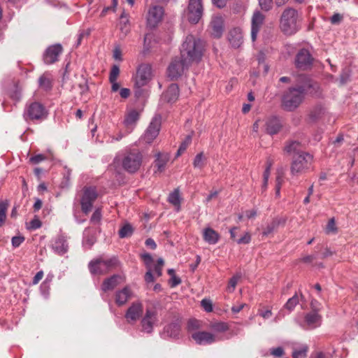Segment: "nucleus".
I'll return each instance as SVG.
<instances>
[{"instance_id": "32", "label": "nucleus", "mask_w": 358, "mask_h": 358, "mask_svg": "<svg viewBox=\"0 0 358 358\" xmlns=\"http://www.w3.org/2000/svg\"><path fill=\"white\" fill-rule=\"evenodd\" d=\"M285 151L289 155H298L301 152H304L302 151V145L296 141L288 142L285 147Z\"/></svg>"}, {"instance_id": "42", "label": "nucleus", "mask_w": 358, "mask_h": 358, "mask_svg": "<svg viewBox=\"0 0 358 358\" xmlns=\"http://www.w3.org/2000/svg\"><path fill=\"white\" fill-rule=\"evenodd\" d=\"M42 226V222L38 217V216H35L34 219L29 223V225L27 228L29 230H36L41 228Z\"/></svg>"}, {"instance_id": "11", "label": "nucleus", "mask_w": 358, "mask_h": 358, "mask_svg": "<svg viewBox=\"0 0 358 358\" xmlns=\"http://www.w3.org/2000/svg\"><path fill=\"white\" fill-rule=\"evenodd\" d=\"M208 31L212 36L220 38L224 31V20L220 15H213L208 25Z\"/></svg>"}, {"instance_id": "18", "label": "nucleus", "mask_w": 358, "mask_h": 358, "mask_svg": "<svg viewBox=\"0 0 358 358\" xmlns=\"http://www.w3.org/2000/svg\"><path fill=\"white\" fill-rule=\"evenodd\" d=\"M164 15V9L159 6H152L148 13V25L152 28L155 27L162 20Z\"/></svg>"}, {"instance_id": "38", "label": "nucleus", "mask_w": 358, "mask_h": 358, "mask_svg": "<svg viewBox=\"0 0 358 358\" xmlns=\"http://www.w3.org/2000/svg\"><path fill=\"white\" fill-rule=\"evenodd\" d=\"M120 29L125 34L129 31V20L125 12H123L120 16Z\"/></svg>"}, {"instance_id": "30", "label": "nucleus", "mask_w": 358, "mask_h": 358, "mask_svg": "<svg viewBox=\"0 0 358 358\" xmlns=\"http://www.w3.org/2000/svg\"><path fill=\"white\" fill-rule=\"evenodd\" d=\"M169 160V155L158 153L157 159L155 161V168H156L155 173H162L164 172Z\"/></svg>"}, {"instance_id": "39", "label": "nucleus", "mask_w": 358, "mask_h": 358, "mask_svg": "<svg viewBox=\"0 0 358 358\" xmlns=\"http://www.w3.org/2000/svg\"><path fill=\"white\" fill-rule=\"evenodd\" d=\"M133 231L131 225L126 224L119 230V236L122 238L129 237L131 236Z\"/></svg>"}, {"instance_id": "14", "label": "nucleus", "mask_w": 358, "mask_h": 358, "mask_svg": "<svg viewBox=\"0 0 358 358\" xmlns=\"http://www.w3.org/2000/svg\"><path fill=\"white\" fill-rule=\"evenodd\" d=\"M63 51L60 44L49 46L43 54V61L46 64H52L59 60V57Z\"/></svg>"}, {"instance_id": "26", "label": "nucleus", "mask_w": 358, "mask_h": 358, "mask_svg": "<svg viewBox=\"0 0 358 358\" xmlns=\"http://www.w3.org/2000/svg\"><path fill=\"white\" fill-rule=\"evenodd\" d=\"M179 95V88L177 84L169 85L166 91L163 94L162 98L168 103L175 102Z\"/></svg>"}, {"instance_id": "45", "label": "nucleus", "mask_w": 358, "mask_h": 358, "mask_svg": "<svg viewBox=\"0 0 358 358\" xmlns=\"http://www.w3.org/2000/svg\"><path fill=\"white\" fill-rule=\"evenodd\" d=\"M120 74V69L117 66L114 65L110 72L109 80L110 82H113L114 80H117V77Z\"/></svg>"}, {"instance_id": "56", "label": "nucleus", "mask_w": 358, "mask_h": 358, "mask_svg": "<svg viewBox=\"0 0 358 358\" xmlns=\"http://www.w3.org/2000/svg\"><path fill=\"white\" fill-rule=\"evenodd\" d=\"M24 241V237L22 236H14L12 238V245L14 248L19 247Z\"/></svg>"}, {"instance_id": "12", "label": "nucleus", "mask_w": 358, "mask_h": 358, "mask_svg": "<svg viewBox=\"0 0 358 358\" xmlns=\"http://www.w3.org/2000/svg\"><path fill=\"white\" fill-rule=\"evenodd\" d=\"M313 60V58L309 51L306 49H301L296 55L295 66L300 70H307L311 67Z\"/></svg>"}, {"instance_id": "25", "label": "nucleus", "mask_w": 358, "mask_h": 358, "mask_svg": "<svg viewBox=\"0 0 358 358\" xmlns=\"http://www.w3.org/2000/svg\"><path fill=\"white\" fill-rule=\"evenodd\" d=\"M132 292L131 289L126 286L123 289L118 290L115 294V301L118 306L124 305L131 297Z\"/></svg>"}, {"instance_id": "50", "label": "nucleus", "mask_w": 358, "mask_h": 358, "mask_svg": "<svg viewBox=\"0 0 358 358\" xmlns=\"http://www.w3.org/2000/svg\"><path fill=\"white\" fill-rule=\"evenodd\" d=\"M259 3L262 10L268 11L272 8L273 0H259Z\"/></svg>"}, {"instance_id": "27", "label": "nucleus", "mask_w": 358, "mask_h": 358, "mask_svg": "<svg viewBox=\"0 0 358 358\" xmlns=\"http://www.w3.org/2000/svg\"><path fill=\"white\" fill-rule=\"evenodd\" d=\"M285 221V219L282 217H275L273 219L272 221L264 229L262 236H267L273 233L280 225L284 226Z\"/></svg>"}, {"instance_id": "4", "label": "nucleus", "mask_w": 358, "mask_h": 358, "mask_svg": "<svg viewBox=\"0 0 358 358\" xmlns=\"http://www.w3.org/2000/svg\"><path fill=\"white\" fill-rule=\"evenodd\" d=\"M120 262L116 257L109 259H104L99 257L90 262L88 268L90 272L93 275H106L110 271L119 266Z\"/></svg>"}, {"instance_id": "53", "label": "nucleus", "mask_w": 358, "mask_h": 358, "mask_svg": "<svg viewBox=\"0 0 358 358\" xmlns=\"http://www.w3.org/2000/svg\"><path fill=\"white\" fill-rule=\"evenodd\" d=\"M266 164V166L263 174V180H268V178L270 176L271 173V169L273 164L272 162L270 159H268Z\"/></svg>"}, {"instance_id": "28", "label": "nucleus", "mask_w": 358, "mask_h": 358, "mask_svg": "<svg viewBox=\"0 0 358 358\" xmlns=\"http://www.w3.org/2000/svg\"><path fill=\"white\" fill-rule=\"evenodd\" d=\"M322 317L316 312H310L306 315L305 322L307 325L306 329H315L321 324Z\"/></svg>"}, {"instance_id": "17", "label": "nucleus", "mask_w": 358, "mask_h": 358, "mask_svg": "<svg viewBox=\"0 0 358 358\" xmlns=\"http://www.w3.org/2000/svg\"><path fill=\"white\" fill-rule=\"evenodd\" d=\"M143 306L141 302L133 303L127 309L125 318L128 323L136 322L143 315Z\"/></svg>"}, {"instance_id": "47", "label": "nucleus", "mask_w": 358, "mask_h": 358, "mask_svg": "<svg viewBox=\"0 0 358 358\" xmlns=\"http://www.w3.org/2000/svg\"><path fill=\"white\" fill-rule=\"evenodd\" d=\"M141 259L143 260L146 268H152V264L153 263V258L148 253H144L141 255Z\"/></svg>"}, {"instance_id": "24", "label": "nucleus", "mask_w": 358, "mask_h": 358, "mask_svg": "<svg viewBox=\"0 0 358 358\" xmlns=\"http://www.w3.org/2000/svg\"><path fill=\"white\" fill-rule=\"evenodd\" d=\"M228 38L230 44L235 48H239L243 42L242 29L240 27H234L229 32Z\"/></svg>"}, {"instance_id": "9", "label": "nucleus", "mask_w": 358, "mask_h": 358, "mask_svg": "<svg viewBox=\"0 0 358 358\" xmlns=\"http://www.w3.org/2000/svg\"><path fill=\"white\" fill-rule=\"evenodd\" d=\"M98 196L95 187H85L83 189V194L80 199L82 211L85 214L89 213L92 208L93 203Z\"/></svg>"}, {"instance_id": "8", "label": "nucleus", "mask_w": 358, "mask_h": 358, "mask_svg": "<svg viewBox=\"0 0 358 358\" xmlns=\"http://www.w3.org/2000/svg\"><path fill=\"white\" fill-rule=\"evenodd\" d=\"M203 13L202 0H189L187 9L184 12L185 17L191 24H197Z\"/></svg>"}, {"instance_id": "23", "label": "nucleus", "mask_w": 358, "mask_h": 358, "mask_svg": "<svg viewBox=\"0 0 358 358\" xmlns=\"http://www.w3.org/2000/svg\"><path fill=\"white\" fill-rule=\"evenodd\" d=\"M265 131L269 135L278 134L281 129L282 125L277 117H268L264 123Z\"/></svg>"}, {"instance_id": "54", "label": "nucleus", "mask_w": 358, "mask_h": 358, "mask_svg": "<svg viewBox=\"0 0 358 358\" xmlns=\"http://www.w3.org/2000/svg\"><path fill=\"white\" fill-rule=\"evenodd\" d=\"M101 219V209L97 208L92 214L90 221L92 223H99Z\"/></svg>"}, {"instance_id": "29", "label": "nucleus", "mask_w": 358, "mask_h": 358, "mask_svg": "<svg viewBox=\"0 0 358 358\" xmlns=\"http://www.w3.org/2000/svg\"><path fill=\"white\" fill-rule=\"evenodd\" d=\"M53 77L49 72H45L38 78V85L41 89L49 91L52 88Z\"/></svg>"}, {"instance_id": "5", "label": "nucleus", "mask_w": 358, "mask_h": 358, "mask_svg": "<svg viewBox=\"0 0 358 358\" xmlns=\"http://www.w3.org/2000/svg\"><path fill=\"white\" fill-rule=\"evenodd\" d=\"M313 157L308 152L294 155L290 166L292 175L297 176L306 173L313 164Z\"/></svg>"}, {"instance_id": "21", "label": "nucleus", "mask_w": 358, "mask_h": 358, "mask_svg": "<svg viewBox=\"0 0 358 358\" xmlns=\"http://www.w3.org/2000/svg\"><path fill=\"white\" fill-rule=\"evenodd\" d=\"M124 277L121 275H113L104 279L101 284V290L106 292L113 290L117 285L124 282Z\"/></svg>"}, {"instance_id": "33", "label": "nucleus", "mask_w": 358, "mask_h": 358, "mask_svg": "<svg viewBox=\"0 0 358 358\" xmlns=\"http://www.w3.org/2000/svg\"><path fill=\"white\" fill-rule=\"evenodd\" d=\"M53 249L58 253V254H64L68 250V244L66 243V241L64 239L63 236H59L56 238L54 244H53Z\"/></svg>"}, {"instance_id": "58", "label": "nucleus", "mask_w": 358, "mask_h": 358, "mask_svg": "<svg viewBox=\"0 0 358 358\" xmlns=\"http://www.w3.org/2000/svg\"><path fill=\"white\" fill-rule=\"evenodd\" d=\"M271 354L276 357H281L284 355V350L281 347L273 348L271 350Z\"/></svg>"}, {"instance_id": "13", "label": "nucleus", "mask_w": 358, "mask_h": 358, "mask_svg": "<svg viewBox=\"0 0 358 358\" xmlns=\"http://www.w3.org/2000/svg\"><path fill=\"white\" fill-rule=\"evenodd\" d=\"M161 127L160 120L157 118H153L146 129L144 135L141 137V141L145 143H151L158 136Z\"/></svg>"}, {"instance_id": "7", "label": "nucleus", "mask_w": 358, "mask_h": 358, "mask_svg": "<svg viewBox=\"0 0 358 358\" xmlns=\"http://www.w3.org/2000/svg\"><path fill=\"white\" fill-rule=\"evenodd\" d=\"M47 115L48 112L45 106L37 101L27 105L23 115L26 121L33 122H41L47 117Z\"/></svg>"}, {"instance_id": "15", "label": "nucleus", "mask_w": 358, "mask_h": 358, "mask_svg": "<svg viewBox=\"0 0 358 358\" xmlns=\"http://www.w3.org/2000/svg\"><path fill=\"white\" fill-rule=\"evenodd\" d=\"M189 64H185L184 60L173 59L168 68V76L171 80H176L183 73L185 68L188 67Z\"/></svg>"}, {"instance_id": "51", "label": "nucleus", "mask_w": 358, "mask_h": 358, "mask_svg": "<svg viewBox=\"0 0 358 358\" xmlns=\"http://www.w3.org/2000/svg\"><path fill=\"white\" fill-rule=\"evenodd\" d=\"M164 262L163 259L159 258L157 260V264L155 266L154 271L158 277L162 274V268L164 266Z\"/></svg>"}, {"instance_id": "44", "label": "nucleus", "mask_w": 358, "mask_h": 358, "mask_svg": "<svg viewBox=\"0 0 358 358\" xmlns=\"http://www.w3.org/2000/svg\"><path fill=\"white\" fill-rule=\"evenodd\" d=\"M308 351L307 347H303L301 349L296 350L292 353L293 358H305Z\"/></svg>"}, {"instance_id": "64", "label": "nucleus", "mask_w": 358, "mask_h": 358, "mask_svg": "<svg viewBox=\"0 0 358 358\" xmlns=\"http://www.w3.org/2000/svg\"><path fill=\"white\" fill-rule=\"evenodd\" d=\"M145 244L147 247L151 248L152 250H155L157 248V244L152 238H148Z\"/></svg>"}, {"instance_id": "49", "label": "nucleus", "mask_w": 358, "mask_h": 358, "mask_svg": "<svg viewBox=\"0 0 358 358\" xmlns=\"http://www.w3.org/2000/svg\"><path fill=\"white\" fill-rule=\"evenodd\" d=\"M240 276L235 275L232 277L229 282V285L227 286V290L229 292H234L235 289V287L238 283V280L239 279Z\"/></svg>"}, {"instance_id": "52", "label": "nucleus", "mask_w": 358, "mask_h": 358, "mask_svg": "<svg viewBox=\"0 0 358 358\" xmlns=\"http://www.w3.org/2000/svg\"><path fill=\"white\" fill-rule=\"evenodd\" d=\"M251 241V235L249 232H245L244 235L236 240L238 244H248Z\"/></svg>"}, {"instance_id": "3", "label": "nucleus", "mask_w": 358, "mask_h": 358, "mask_svg": "<svg viewBox=\"0 0 358 358\" xmlns=\"http://www.w3.org/2000/svg\"><path fill=\"white\" fill-rule=\"evenodd\" d=\"M306 89L303 86L290 87L282 97L281 106L286 111H294L303 102Z\"/></svg>"}, {"instance_id": "43", "label": "nucleus", "mask_w": 358, "mask_h": 358, "mask_svg": "<svg viewBox=\"0 0 358 358\" xmlns=\"http://www.w3.org/2000/svg\"><path fill=\"white\" fill-rule=\"evenodd\" d=\"M46 159H47V157L45 155L38 154V155H36L30 157L29 162L32 164H38L45 161Z\"/></svg>"}, {"instance_id": "48", "label": "nucleus", "mask_w": 358, "mask_h": 358, "mask_svg": "<svg viewBox=\"0 0 358 358\" xmlns=\"http://www.w3.org/2000/svg\"><path fill=\"white\" fill-rule=\"evenodd\" d=\"M326 231L327 234L336 233L337 229L336 227V222L334 218H331L329 220L326 227Z\"/></svg>"}, {"instance_id": "36", "label": "nucleus", "mask_w": 358, "mask_h": 358, "mask_svg": "<svg viewBox=\"0 0 358 358\" xmlns=\"http://www.w3.org/2000/svg\"><path fill=\"white\" fill-rule=\"evenodd\" d=\"M21 87L17 83H15L14 84L13 88L9 91V96L12 99L18 101L21 98Z\"/></svg>"}, {"instance_id": "55", "label": "nucleus", "mask_w": 358, "mask_h": 358, "mask_svg": "<svg viewBox=\"0 0 358 358\" xmlns=\"http://www.w3.org/2000/svg\"><path fill=\"white\" fill-rule=\"evenodd\" d=\"M152 35L151 34H145L144 37V50L148 51L150 48V42L152 39Z\"/></svg>"}, {"instance_id": "2", "label": "nucleus", "mask_w": 358, "mask_h": 358, "mask_svg": "<svg viewBox=\"0 0 358 358\" xmlns=\"http://www.w3.org/2000/svg\"><path fill=\"white\" fill-rule=\"evenodd\" d=\"M301 16L294 8H285L280 18V30L286 35H292L300 29Z\"/></svg>"}, {"instance_id": "59", "label": "nucleus", "mask_w": 358, "mask_h": 358, "mask_svg": "<svg viewBox=\"0 0 358 358\" xmlns=\"http://www.w3.org/2000/svg\"><path fill=\"white\" fill-rule=\"evenodd\" d=\"M148 271L145 275V280L146 282L150 283L155 281L154 276L152 275V268H147Z\"/></svg>"}, {"instance_id": "63", "label": "nucleus", "mask_w": 358, "mask_h": 358, "mask_svg": "<svg viewBox=\"0 0 358 358\" xmlns=\"http://www.w3.org/2000/svg\"><path fill=\"white\" fill-rule=\"evenodd\" d=\"M310 306L312 308L311 312H318L320 310V303H318L316 300H313L310 303Z\"/></svg>"}, {"instance_id": "40", "label": "nucleus", "mask_w": 358, "mask_h": 358, "mask_svg": "<svg viewBox=\"0 0 358 358\" xmlns=\"http://www.w3.org/2000/svg\"><path fill=\"white\" fill-rule=\"evenodd\" d=\"M192 142V136L190 135H187L184 141L181 143L178 152L177 156L181 155L187 148V147L191 144Z\"/></svg>"}, {"instance_id": "16", "label": "nucleus", "mask_w": 358, "mask_h": 358, "mask_svg": "<svg viewBox=\"0 0 358 358\" xmlns=\"http://www.w3.org/2000/svg\"><path fill=\"white\" fill-rule=\"evenodd\" d=\"M141 113L136 109L129 108L125 112L124 125L127 133L131 132L140 118Z\"/></svg>"}, {"instance_id": "60", "label": "nucleus", "mask_w": 358, "mask_h": 358, "mask_svg": "<svg viewBox=\"0 0 358 358\" xmlns=\"http://www.w3.org/2000/svg\"><path fill=\"white\" fill-rule=\"evenodd\" d=\"M43 275H44V273H43V271H40L37 272L32 280V284L37 285L40 282V280H42V278H43Z\"/></svg>"}, {"instance_id": "1", "label": "nucleus", "mask_w": 358, "mask_h": 358, "mask_svg": "<svg viewBox=\"0 0 358 358\" xmlns=\"http://www.w3.org/2000/svg\"><path fill=\"white\" fill-rule=\"evenodd\" d=\"M204 50V43L192 35H188L182 44L180 55L185 64H190L201 60Z\"/></svg>"}, {"instance_id": "57", "label": "nucleus", "mask_w": 358, "mask_h": 358, "mask_svg": "<svg viewBox=\"0 0 358 358\" xmlns=\"http://www.w3.org/2000/svg\"><path fill=\"white\" fill-rule=\"evenodd\" d=\"M201 306L206 312H211L213 310V305L210 300L203 299L201 301Z\"/></svg>"}, {"instance_id": "22", "label": "nucleus", "mask_w": 358, "mask_h": 358, "mask_svg": "<svg viewBox=\"0 0 358 358\" xmlns=\"http://www.w3.org/2000/svg\"><path fill=\"white\" fill-rule=\"evenodd\" d=\"M192 338L199 345H209L216 341L215 336L207 331H196L192 334Z\"/></svg>"}, {"instance_id": "19", "label": "nucleus", "mask_w": 358, "mask_h": 358, "mask_svg": "<svg viewBox=\"0 0 358 358\" xmlns=\"http://www.w3.org/2000/svg\"><path fill=\"white\" fill-rule=\"evenodd\" d=\"M151 79V67L148 64H141L137 71L136 85L138 87L145 85Z\"/></svg>"}, {"instance_id": "41", "label": "nucleus", "mask_w": 358, "mask_h": 358, "mask_svg": "<svg viewBox=\"0 0 358 358\" xmlns=\"http://www.w3.org/2000/svg\"><path fill=\"white\" fill-rule=\"evenodd\" d=\"M194 168L202 169L205 166V157L203 152L197 154L193 162Z\"/></svg>"}, {"instance_id": "62", "label": "nucleus", "mask_w": 358, "mask_h": 358, "mask_svg": "<svg viewBox=\"0 0 358 358\" xmlns=\"http://www.w3.org/2000/svg\"><path fill=\"white\" fill-rule=\"evenodd\" d=\"M259 315L264 319H268L272 316V312L271 309H267L266 310H259Z\"/></svg>"}, {"instance_id": "35", "label": "nucleus", "mask_w": 358, "mask_h": 358, "mask_svg": "<svg viewBox=\"0 0 358 358\" xmlns=\"http://www.w3.org/2000/svg\"><path fill=\"white\" fill-rule=\"evenodd\" d=\"M210 328L218 333H223L229 330V326L226 322H215L210 324Z\"/></svg>"}, {"instance_id": "61", "label": "nucleus", "mask_w": 358, "mask_h": 358, "mask_svg": "<svg viewBox=\"0 0 358 358\" xmlns=\"http://www.w3.org/2000/svg\"><path fill=\"white\" fill-rule=\"evenodd\" d=\"M342 19L343 16L341 14L335 13L331 16L330 21L332 24H336L340 23Z\"/></svg>"}, {"instance_id": "31", "label": "nucleus", "mask_w": 358, "mask_h": 358, "mask_svg": "<svg viewBox=\"0 0 358 358\" xmlns=\"http://www.w3.org/2000/svg\"><path fill=\"white\" fill-rule=\"evenodd\" d=\"M203 240L209 244H216L219 239V234L212 228H206L203 232Z\"/></svg>"}, {"instance_id": "34", "label": "nucleus", "mask_w": 358, "mask_h": 358, "mask_svg": "<svg viewBox=\"0 0 358 358\" xmlns=\"http://www.w3.org/2000/svg\"><path fill=\"white\" fill-rule=\"evenodd\" d=\"M168 201L176 208L177 211L180 210L181 198L178 188L175 189L173 192L169 194Z\"/></svg>"}, {"instance_id": "37", "label": "nucleus", "mask_w": 358, "mask_h": 358, "mask_svg": "<svg viewBox=\"0 0 358 358\" xmlns=\"http://www.w3.org/2000/svg\"><path fill=\"white\" fill-rule=\"evenodd\" d=\"M299 296L296 294H295L292 298L288 299V301L284 306V308L287 309L289 312H291L294 310V308L299 303Z\"/></svg>"}, {"instance_id": "6", "label": "nucleus", "mask_w": 358, "mask_h": 358, "mask_svg": "<svg viewBox=\"0 0 358 358\" xmlns=\"http://www.w3.org/2000/svg\"><path fill=\"white\" fill-rule=\"evenodd\" d=\"M143 162V155L137 150L126 152L122 159V166L124 170L129 173L137 172Z\"/></svg>"}, {"instance_id": "46", "label": "nucleus", "mask_w": 358, "mask_h": 358, "mask_svg": "<svg viewBox=\"0 0 358 358\" xmlns=\"http://www.w3.org/2000/svg\"><path fill=\"white\" fill-rule=\"evenodd\" d=\"M7 210V204L3 202H0V227L6 220V212Z\"/></svg>"}, {"instance_id": "10", "label": "nucleus", "mask_w": 358, "mask_h": 358, "mask_svg": "<svg viewBox=\"0 0 358 358\" xmlns=\"http://www.w3.org/2000/svg\"><path fill=\"white\" fill-rule=\"evenodd\" d=\"M158 322L157 312L154 308H147L141 324L142 330L145 333H151L154 326Z\"/></svg>"}, {"instance_id": "20", "label": "nucleus", "mask_w": 358, "mask_h": 358, "mask_svg": "<svg viewBox=\"0 0 358 358\" xmlns=\"http://www.w3.org/2000/svg\"><path fill=\"white\" fill-rule=\"evenodd\" d=\"M264 15L259 11L254 13L251 20V38L252 41L257 39V34L264 24Z\"/></svg>"}]
</instances>
